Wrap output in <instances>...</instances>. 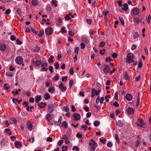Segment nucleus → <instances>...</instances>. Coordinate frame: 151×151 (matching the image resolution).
Masks as SVG:
<instances>
[{"label": "nucleus", "mask_w": 151, "mask_h": 151, "mask_svg": "<svg viewBox=\"0 0 151 151\" xmlns=\"http://www.w3.org/2000/svg\"><path fill=\"white\" fill-rule=\"evenodd\" d=\"M134 58V55L132 53H129L127 55V61L129 63L134 62L133 59Z\"/></svg>", "instance_id": "1"}, {"label": "nucleus", "mask_w": 151, "mask_h": 151, "mask_svg": "<svg viewBox=\"0 0 151 151\" xmlns=\"http://www.w3.org/2000/svg\"><path fill=\"white\" fill-rule=\"evenodd\" d=\"M101 90L99 89L97 91L96 90L95 88H93L91 92V97H93L95 95L98 96L100 93Z\"/></svg>", "instance_id": "2"}, {"label": "nucleus", "mask_w": 151, "mask_h": 151, "mask_svg": "<svg viewBox=\"0 0 151 151\" xmlns=\"http://www.w3.org/2000/svg\"><path fill=\"white\" fill-rule=\"evenodd\" d=\"M137 125L138 126H139L143 128L146 127V125L143 123V120L142 119H138Z\"/></svg>", "instance_id": "3"}, {"label": "nucleus", "mask_w": 151, "mask_h": 151, "mask_svg": "<svg viewBox=\"0 0 151 151\" xmlns=\"http://www.w3.org/2000/svg\"><path fill=\"white\" fill-rule=\"evenodd\" d=\"M15 61L17 64H21L23 62V59L22 57L19 56L16 58Z\"/></svg>", "instance_id": "4"}, {"label": "nucleus", "mask_w": 151, "mask_h": 151, "mask_svg": "<svg viewBox=\"0 0 151 151\" xmlns=\"http://www.w3.org/2000/svg\"><path fill=\"white\" fill-rule=\"evenodd\" d=\"M53 32L52 29L51 27H48L47 28L45 31L46 35H50L52 34Z\"/></svg>", "instance_id": "5"}, {"label": "nucleus", "mask_w": 151, "mask_h": 151, "mask_svg": "<svg viewBox=\"0 0 151 151\" xmlns=\"http://www.w3.org/2000/svg\"><path fill=\"white\" fill-rule=\"evenodd\" d=\"M73 120H78L81 118V116L79 114L74 113L73 114Z\"/></svg>", "instance_id": "6"}, {"label": "nucleus", "mask_w": 151, "mask_h": 151, "mask_svg": "<svg viewBox=\"0 0 151 151\" xmlns=\"http://www.w3.org/2000/svg\"><path fill=\"white\" fill-rule=\"evenodd\" d=\"M58 87L62 91H65L67 90V88L64 85L63 83L62 82L60 83Z\"/></svg>", "instance_id": "7"}, {"label": "nucleus", "mask_w": 151, "mask_h": 151, "mask_svg": "<svg viewBox=\"0 0 151 151\" xmlns=\"http://www.w3.org/2000/svg\"><path fill=\"white\" fill-rule=\"evenodd\" d=\"M127 113L129 115L133 114L134 112V109L131 107L128 108L127 110Z\"/></svg>", "instance_id": "8"}, {"label": "nucleus", "mask_w": 151, "mask_h": 151, "mask_svg": "<svg viewBox=\"0 0 151 151\" xmlns=\"http://www.w3.org/2000/svg\"><path fill=\"white\" fill-rule=\"evenodd\" d=\"M125 98L127 101H130L132 100L133 97L131 94H127L125 96Z\"/></svg>", "instance_id": "9"}, {"label": "nucleus", "mask_w": 151, "mask_h": 151, "mask_svg": "<svg viewBox=\"0 0 151 151\" xmlns=\"http://www.w3.org/2000/svg\"><path fill=\"white\" fill-rule=\"evenodd\" d=\"M62 138L64 139L65 142L66 144H68L70 143V142L68 140V138L67 136L64 134L62 135Z\"/></svg>", "instance_id": "10"}, {"label": "nucleus", "mask_w": 151, "mask_h": 151, "mask_svg": "<svg viewBox=\"0 0 151 151\" xmlns=\"http://www.w3.org/2000/svg\"><path fill=\"white\" fill-rule=\"evenodd\" d=\"M97 145V144L96 143H93L92 146L91 147L90 151H94Z\"/></svg>", "instance_id": "11"}, {"label": "nucleus", "mask_w": 151, "mask_h": 151, "mask_svg": "<svg viewBox=\"0 0 151 151\" xmlns=\"http://www.w3.org/2000/svg\"><path fill=\"white\" fill-rule=\"evenodd\" d=\"M54 106L52 104H49L48 105V110L50 112H52L53 111Z\"/></svg>", "instance_id": "12"}, {"label": "nucleus", "mask_w": 151, "mask_h": 151, "mask_svg": "<svg viewBox=\"0 0 151 151\" xmlns=\"http://www.w3.org/2000/svg\"><path fill=\"white\" fill-rule=\"evenodd\" d=\"M139 10L137 8H135L134 9L132 10V13L135 15H138L139 13Z\"/></svg>", "instance_id": "13"}, {"label": "nucleus", "mask_w": 151, "mask_h": 151, "mask_svg": "<svg viewBox=\"0 0 151 151\" xmlns=\"http://www.w3.org/2000/svg\"><path fill=\"white\" fill-rule=\"evenodd\" d=\"M27 127L29 130L30 131L32 129V125L30 123V122L29 121H27Z\"/></svg>", "instance_id": "14"}, {"label": "nucleus", "mask_w": 151, "mask_h": 151, "mask_svg": "<svg viewBox=\"0 0 151 151\" xmlns=\"http://www.w3.org/2000/svg\"><path fill=\"white\" fill-rule=\"evenodd\" d=\"M62 118L61 116H60L59 118L58 121L55 122L54 123L57 126L61 124Z\"/></svg>", "instance_id": "15"}, {"label": "nucleus", "mask_w": 151, "mask_h": 151, "mask_svg": "<svg viewBox=\"0 0 151 151\" xmlns=\"http://www.w3.org/2000/svg\"><path fill=\"white\" fill-rule=\"evenodd\" d=\"M110 70V68L109 66L107 65L104 69V72L105 73H108Z\"/></svg>", "instance_id": "16"}, {"label": "nucleus", "mask_w": 151, "mask_h": 151, "mask_svg": "<svg viewBox=\"0 0 151 151\" xmlns=\"http://www.w3.org/2000/svg\"><path fill=\"white\" fill-rule=\"evenodd\" d=\"M15 144L16 147L18 148H20L22 145L21 143L18 141H17Z\"/></svg>", "instance_id": "17"}, {"label": "nucleus", "mask_w": 151, "mask_h": 151, "mask_svg": "<svg viewBox=\"0 0 151 151\" xmlns=\"http://www.w3.org/2000/svg\"><path fill=\"white\" fill-rule=\"evenodd\" d=\"M48 91L49 92L52 93L55 91V88L52 86H50L48 88Z\"/></svg>", "instance_id": "18"}, {"label": "nucleus", "mask_w": 151, "mask_h": 151, "mask_svg": "<svg viewBox=\"0 0 151 151\" xmlns=\"http://www.w3.org/2000/svg\"><path fill=\"white\" fill-rule=\"evenodd\" d=\"M128 6L127 4H124L123 5V7L122 8V10H124L125 11L127 10L128 9Z\"/></svg>", "instance_id": "19"}, {"label": "nucleus", "mask_w": 151, "mask_h": 151, "mask_svg": "<svg viewBox=\"0 0 151 151\" xmlns=\"http://www.w3.org/2000/svg\"><path fill=\"white\" fill-rule=\"evenodd\" d=\"M42 62L41 60H37L35 62L36 66L37 67H40L42 64Z\"/></svg>", "instance_id": "20"}, {"label": "nucleus", "mask_w": 151, "mask_h": 151, "mask_svg": "<svg viewBox=\"0 0 151 151\" xmlns=\"http://www.w3.org/2000/svg\"><path fill=\"white\" fill-rule=\"evenodd\" d=\"M41 97L40 96H37L35 98V102L36 103L38 102L41 101Z\"/></svg>", "instance_id": "21"}, {"label": "nucleus", "mask_w": 151, "mask_h": 151, "mask_svg": "<svg viewBox=\"0 0 151 151\" xmlns=\"http://www.w3.org/2000/svg\"><path fill=\"white\" fill-rule=\"evenodd\" d=\"M116 125L119 127H121L123 126V124L122 123V122L120 120H119L116 122Z\"/></svg>", "instance_id": "22"}, {"label": "nucleus", "mask_w": 151, "mask_h": 151, "mask_svg": "<svg viewBox=\"0 0 151 151\" xmlns=\"http://www.w3.org/2000/svg\"><path fill=\"white\" fill-rule=\"evenodd\" d=\"M6 47L4 45L1 44L0 45V49L1 51H4L6 49Z\"/></svg>", "instance_id": "23"}, {"label": "nucleus", "mask_w": 151, "mask_h": 151, "mask_svg": "<svg viewBox=\"0 0 151 151\" xmlns=\"http://www.w3.org/2000/svg\"><path fill=\"white\" fill-rule=\"evenodd\" d=\"M40 50V47L39 46L36 45L34 50V51L35 52H38Z\"/></svg>", "instance_id": "24"}, {"label": "nucleus", "mask_w": 151, "mask_h": 151, "mask_svg": "<svg viewBox=\"0 0 151 151\" xmlns=\"http://www.w3.org/2000/svg\"><path fill=\"white\" fill-rule=\"evenodd\" d=\"M46 105L45 103H43L42 102H41L40 103H38V106H40V108H44L45 107V105Z\"/></svg>", "instance_id": "25"}, {"label": "nucleus", "mask_w": 151, "mask_h": 151, "mask_svg": "<svg viewBox=\"0 0 151 151\" xmlns=\"http://www.w3.org/2000/svg\"><path fill=\"white\" fill-rule=\"evenodd\" d=\"M54 57L53 55H51L49 57V58L48 59V62L50 63H53L54 61L52 60L53 59Z\"/></svg>", "instance_id": "26"}, {"label": "nucleus", "mask_w": 151, "mask_h": 151, "mask_svg": "<svg viewBox=\"0 0 151 151\" xmlns=\"http://www.w3.org/2000/svg\"><path fill=\"white\" fill-rule=\"evenodd\" d=\"M38 4V1L37 0H32V4L33 5L36 6Z\"/></svg>", "instance_id": "27"}, {"label": "nucleus", "mask_w": 151, "mask_h": 151, "mask_svg": "<svg viewBox=\"0 0 151 151\" xmlns=\"http://www.w3.org/2000/svg\"><path fill=\"white\" fill-rule=\"evenodd\" d=\"M6 75L7 76L12 77L13 76V74L11 72H8L6 73Z\"/></svg>", "instance_id": "28"}, {"label": "nucleus", "mask_w": 151, "mask_h": 151, "mask_svg": "<svg viewBox=\"0 0 151 151\" xmlns=\"http://www.w3.org/2000/svg\"><path fill=\"white\" fill-rule=\"evenodd\" d=\"M44 31L43 30H41L40 31V33L38 34V35L39 37H41L44 35Z\"/></svg>", "instance_id": "29"}, {"label": "nucleus", "mask_w": 151, "mask_h": 151, "mask_svg": "<svg viewBox=\"0 0 151 151\" xmlns=\"http://www.w3.org/2000/svg\"><path fill=\"white\" fill-rule=\"evenodd\" d=\"M68 147L67 146L63 145L62 147V151H66L67 150Z\"/></svg>", "instance_id": "30"}, {"label": "nucleus", "mask_w": 151, "mask_h": 151, "mask_svg": "<svg viewBox=\"0 0 151 151\" xmlns=\"http://www.w3.org/2000/svg\"><path fill=\"white\" fill-rule=\"evenodd\" d=\"M140 21L139 19L138 18H135L134 19V22L136 24H138L139 23Z\"/></svg>", "instance_id": "31"}, {"label": "nucleus", "mask_w": 151, "mask_h": 151, "mask_svg": "<svg viewBox=\"0 0 151 151\" xmlns=\"http://www.w3.org/2000/svg\"><path fill=\"white\" fill-rule=\"evenodd\" d=\"M115 139L116 140L117 142L118 143H119L120 141L118 135L117 134H115Z\"/></svg>", "instance_id": "32"}, {"label": "nucleus", "mask_w": 151, "mask_h": 151, "mask_svg": "<svg viewBox=\"0 0 151 151\" xmlns=\"http://www.w3.org/2000/svg\"><path fill=\"white\" fill-rule=\"evenodd\" d=\"M45 100H48L50 98V96L48 93H47L45 95Z\"/></svg>", "instance_id": "33"}, {"label": "nucleus", "mask_w": 151, "mask_h": 151, "mask_svg": "<svg viewBox=\"0 0 151 151\" xmlns=\"http://www.w3.org/2000/svg\"><path fill=\"white\" fill-rule=\"evenodd\" d=\"M28 141L30 142L33 143L34 142L35 138L34 137H32L31 139L29 138L28 139Z\"/></svg>", "instance_id": "34"}, {"label": "nucleus", "mask_w": 151, "mask_h": 151, "mask_svg": "<svg viewBox=\"0 0 151 151\" xmlns=\"http://www.w3.org/2000/svg\"><path fill=\"white\" fill-rule=\"evenodd\" d=\"M100 122L97 121H95L93 123V124L95 127L98 126Z\"/></svg>", "instance_id": "35"}, {"label": "nucleus", "mask_w": 151, "mask_h": 151, "mask_svg": "<svg viewBox=\"0 0 151 151\" xmlns=\"http://www.w3.org/2000/svg\"><path fill=\"white\" fill-rule=\"evenodd\" d=\"M139 37V35L138 34L137 32H135L133 36V38L134 39H135L136 38H137Z\"/></svg>", "instance_id": "36"}, {"label": "nucleus", "mask_w": 151, "mask_h": 151, "mask_svg": "<svg viewBox=\"0 0 151 151\" xmlns=\"http://www.w3.org/2000/svg\"><path fill=\"white\" fill-rule=\"evenodd\" d=\"M142 62L141 60H140L138 64V67L139 68H142Z\"/></svg>", "instance_id": "37"}, {"label": "nucleus", "mask_w": 151, "mask_h": 151, "mask_svg": "<svg viewBox=\"0 0 151 151\" xmlns=\"http://www.w3.org/2000/svg\"><path fill=\"white\" fill-rule=\"evenodd\" d=\"M103 15L104 16H106L109 13V12L107 10H104L102 11Z\"/></svg>", "instance_id": "38"}, {"label": "nucleus", "mask_w": 151, "mask_h": 151, "mask_svg": "<svg viewBox=\"0 0 151 151\" xmlns=\"http://www.w3.org/2000/svg\"><path fill=\"white\" fill-rule=\"evenodd\" d=\"M110 98V96L109 95H107L105 97V101L106 102H108L109 100V99H107V98Z\"/></svg>", "instance_id": "39"}, {"label": "nucleus", "mask_w": 151, "mask_h": 151, "mask_svg": "<svg viewBox=\"0 0 151 151\" xmlns=\"http://www.w3.org/2000/svg\"><path fill=\"white\" fill-rule=\"evenodd\" d=\"M81 128L83 129V130L86 131L88 127V126L85 125H83L81 126Z\"/></svg>", "instance_id": "40"}, {"label": "nucleus", "mask_w": 151, "mask_h": 151, "mask_svg": "<svg viewBox=\"0 0 151 151\" xmlns=\"http://www.w3.org/2000/svg\"><path fill=\"white\" fill-rule=\"evenodd\" d=\"M119 19L121 21V22L122 24H124V20L122 17H119Z\"/></svg>", "instance_id": "41"}, {"label": "nucleus", "mask_w": 151, "mask_h": 151, "mask_svg": "<svg viewBox=\"0 0 151 151\" xmlns=\"http://www.w3.org/2000/svg\"><path fill=\"white\" fill-rule=\"evenodd\" d=\"M63 142V141L62 140H60L58 142V144L60 146H61Z\"/></svg>", "instance_id": "42"}, {"label": "nucleus", "mask_w": 151, "mask_h": 151, "mask_svg": "<svg viewBox=\"0 0 151 151\" xmlns=\"http://www.w3.org/2000/svg\"><path fill=\"white\" fill-rule=\"evenodd\" d=\"M65 18L66 20H69L70 19L71 17L70 16H68V15L66 14L65 17Z\"/></svg>", "instance_id": "43"}, {"label": "nucleus", "mask_w": 151, "mask_h": 151, "mask_svg": "<svg viewBox=\"0 0 151 151\" xmlns=\"http://www.w3.org/2000/svg\"><path fill=\"white\" fill-rule=\"evenodd\" d=\"M105 44V42H101L99 44V47H103Z\"/></svg>", "instance_id": "44"}, {"label": "nucleus", "mask_w": 151, "mask_h": 151, "mask_svg": "<svg viewBox=\"0 0 151 151\" xmlns=\"http://www.w3.org/2000/svg\"><path fill=\"white\" fill-rule=\"evenodd\" d=\"M147 21L148 23H150L151 21V17L150 15H149L147 19Z\"/></svg>", "instance_id": "45"}, {"label": "nucleus", "mask_w": 151, "mask_h": 151, "mask_svg": "<svg viewBox=\"0 0 151 151\" xmlns=\"http://www.w3.org/2000/svg\"><path fill=\"white\" fill-rule=\"evenodd\" d=\"M73 80L71 79L70 81L69 82V85L70 87H71L72 85L73 84Z\"/></svg>", "instance_id": "46"}, {"label": "nucleus", "mask_w": 151, "mask_h": 151, "mask_svg": "<svg viewBox=\"0 0 151 151\" xmlns=\"http://www.w3.org/2000/svg\"><path fill=\"white\" fill-rule=\"evenodd\" d=\"M75 150L77 151H79V149L78 148V146H74L72 148V150Z\"/></svg>", "instance_id": "47"}, {"label": "nucleus", "mask_w": 151, "mask_h": 151, "mask_svg": "<svg viewBox=\"0 0 151 151\" xmlns=\"http://www.w3.org/2000/svg\"><path fill=\"white\" fill-rule=\"evenodd\" d=\"M65 27H63L62 28H61V31L62 32H61V33H66L67 31L66 30H65Z\"/></svg>", "instance_id": "48"}, {"label": "nucleus", "mask_w": 151, "mask_h": 151, "mask_svg": "<svg viewBox=\"0 0 151 151\" xmlns=\"http://www.w3.org/2000/svg\"><path fill=\"white\" fill-rule=\"evenodd\" d=\"M57 1L55 0H52V4H54L55 6L56 7L57 6Z\"/></svg>", "instance_id": "49"}, {"label": "nucleus", "mask_w": 151, "mask_h": 151, "mask_svg": "<svg viewBox=\"0 0 151 151\" xmlns=\"http://www.w3.org/2000/svg\"><path fill=\"white\" fill-rule=\"evenodd\" d=\"M140 144V142L139 141H137L135 142V146L136 147H138Z\"/></svg>", "instance_id": "50"}, {"label": "nucleus", "mask_w": 151, "mask_h": 151, "mask_svg": "<svg viewBox=\"0 0 151 151\" xmlns=\"http://www.w3.org/2000/svg\"><path fill=\"white\" fill-rule=\"evenodd\" d=\"M112 57L114 58H115L117 56V54L115 52H114L112 55Z\"/></svg>", "instance_id": "51"}, {"label": "nucleus", "mask_w": 151, "mask_h": 151, "mask_svg": "<svg viewBox=\"0 0 151 151\" xmlns=\"http://www.w3.org/2000/svg\"><path fill=\"white\" fill-rule=\"evenodd\" d=\"M104 98L103 97H101L99 99V102L101 104L103 103V101H104Z\"/></svg>", "instance_id": "52"}, {"label": "nucleus", "mask_w": 151, "mask_h": 151, "mask_svg": "<svg viewBox=\"0 0 151 151\" xmlns=\"http://www.w3.org/2000/svg\"><path fill=\"white\" fill-rule=\"evenodd\" d=\"M29 101L30 102L33 103L34 101V99L32 97H31L29 98Z\"/></svg>", "instance_id": "53"}, {"label": "nucleus", "mask_w": 151, "mask_h": 151, "mask_svg": "<svg viewBox=\"0 0 151 151\" xmlns=\"http://www.w3.org/2000/svg\"><path fill=\"white\" fill-rule=\"evenodd\" d=\"M113 105L114 106L116 107H118L119 106V104L116 101H115L114 102V103L113 104Z\"/></svg>", "instance_id": "54"}, {"label": "nucleus", "mask_w": 151, "mask_h": 151, "mask_svg": "<svg viewBox=\"0 0 151 151\" xmlns=\"http://www.w3.org/2000/svg\"><path fill=\"white\" fill-rule=\"evenodd\" d=\"M69 72L71 75H73L74 73L73 69L72 68H71L69 70Z\"/></svg>", "instance_id": "55"}, {"label": "nucleus", "mask_w": 151, "mask_h": 151, "mask_svg": "<svg viewBox=\"0 0 151 151\" xmlns=\"http://www.w3.org/2000/svg\"><path fill=\"white\" fill-rule=\"evenodd\" d=\"M79 47H76L75 48V52L77 54H78V53Z\"/></svg>", "instance_id": "56"}, {"label": "nucleus", "mask_w": 151, "mask_h": 151, "mask_svg": "<svg viewBox=\"0 0 151 151\" xmlns=\"http://www.w3.org/2000/svg\"><path fill=\"white\" fill-rule=\"evenodd\" d=\"M1 145L2 146H4L5 145V144L4 143V139H2L1 141Z\"/></svg>", "instance_id": "57"}, {"label": "nucleus", "mask_w": 151, "mask_h": 151, "mask_svg": "<svg viewBox=\"0 0 151 151\" xmlns=\"http://www.w3.org/2000/svg\"><path fill=\"white\" fill-rule=\"evenodd\" d=\"M62 125L63 126L65 127H67V124L66 122H63L62 123Z\"/></svg>", "instance_id": "58"}, {"label": "nucleus", "mask_w": 151, "mask_h": 151, "mask_svg": "<svg viewBox=\"0 0 151 151\" xmlns=\"http://www.w3.org/2000/svg\"><path fill=\"white\" fill-rule=\"evenodd\" d=\"M17 14H20L22 13L21 10L19 8L17 9Z\"/></svg>", "instance_id": "59"}, {"label": "nucleus", "mask_w": 151, "mask_h": 151, "mask_svg": "<svg viewBox=\"0 0 151 151\" xmlns=\"http://www.w3.org/2000/svg\"><path fill=\"white\" fill-rule=\"evenodd\" d=\"M55 68L56 69H58L59 68V65L58 64V63H56L55 64Z\"/></svg>", "instance_id": "60"}, {"label": "nucleus", "mask_w": 151, "mask_h": 151, "mask_svg": "<svg viewBox=\"0 0 151 151\" xmlns=\"http://www.w3.org/2000/svg\"><path fill=\"white\" fill-rule=\"evenodd\" d=\"M10 39L11 40L13 41L16 40V38L14 36L12 35L11 36Z\"/></svg>", "instance_id": "61"}, {"label": "nucleus", "mask_w": 151, "mask_h": 151, "mask_svg": "<svg viewBox=\"0 0 151 151\" xmlns=\"http://www.w3.org/2000/svg\"><path fill=\"white\" fill-rule=\"evenodd\" d=\"M105 51V50L104 49L102 50H100V54L102 55H104V51Z\"/></svg>", "instance_id": "62"}, {"label": "nucleus", "mask_w": 151, "mask_h": 151, "mask_svg": "<svg viewBox=\"0 0 151 151\" xmlns=\"http://www.w3.org/2000/svg\"><path fill=\"white\" fill-rule=\"evenodd\" d=\"M81 49H83L85 48V44L83 43H81Z\"/></svg>", "instance_id": "63"}, {"label": "nucleus", "mask_w": 151, "mask_h": 151, "mask_svg": "<svg viewBox=\"0 0 151 151\" xmlns=\"http://www.w3.org/2000/svg\"><path fill=\"white\" fill-rule=\"evenodd\" d=\"M11 12V10L10 9H7L5 12V13L6 14H9Z\"/></svg>", "instance_id": "64"}]
</instances>
